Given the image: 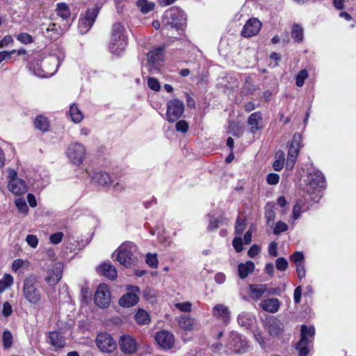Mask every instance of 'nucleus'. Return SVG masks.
<instances>
[{
    "label": "nucleus",
    "mask_w": 356,
    "mask_h": 356,
    "mask_svg": "<svg viewBox=\"0 0 356 356\" xmlns=\"http://www.w3.org/2000/svg\"><path fill=\"white\" fill-rule=\"evenodd\" d=\"M22 292L24 298L31 305H39L42 298L39 277L35 275L26 277L23 282Z\"/></svg>",
    "instance_id": "f257e3e1"
},
{
    "label": "nucleus",
    "mask_w": 356,
    "mask_h": 356,
    "mask_svg": "<svg viewBox=\"0 0 356 356\" xmlns=\"http://www.w3.org/2000/svg\"><path fill=\"white\" fill-rule=\"evenodd\" d=\"M125 29L122 23L115 22L111 29L109 51L114 54L120 55L127 47V38L125 35Z\"/></svg>",
    "instance_id": "f03ea898"
},
{
    "label": "nucleus",
    "mask_w": 356,
    "mask_h": 356,
    "mask_svg": "<svg viewBox=\"0 0 356 356\" xmlns=\"http://www.w3.org/2000/svg\"><path fill=\"white\" fill-rule=\"evenodd\" d=\"M136 250V245L130 241H127L120 245L117 252L116 260L125 267H131L137 261L134 252Z\"/></svg>",
    "instance_id": "7ed1b4c3"
},
{
    "label": "nucleus",
    "mask_w": 356,
    "mask_h": 356,
    "mask_svg": "<svg viewBox=\"0 0 356 356\" xmlns=\"http://www.w3.org/2000/svg\"><path fill=\"white\" fill-rule=\"evenodd\" d=\"M163 21L165 25L171 28L183 29L186 25V18L184 13L177 6L171 7L165 10L163 14Z\"/></svg>",
    "instance_id": "20e7f679"
},
{
    "label": "nucleus",
    "mask_w": 356,
    "mask_h": 356,
    "mask_svg": "<svg viewBox=\"0 0 356 356\" xmlns=\"http://www.w3.org/2000/svg\"><path fill=\"white\" fill-rule=\"evenodd\" d=\"M101 6L96 4L93 8H88L83 17H80L78 30L81 34H85L90 31L95 23L101 9Z\"/></svg>",
    "instance_id": "39448f33"
},
{
    "label": "nucleus",
    "mask_w": 356,
    "mask_h": 356,
    "mask_svg": "<svg viewBox=\"0 0 356 356\" xmlns=\"http://www.w3.org/2000/svg\"><path fill=\"white\" fill-rule=\"evenodd\" d=\"M164 51V47H158L147 53V67L150 74H155L159 72L161 66V62L163 60Z\"/></svg>",
    "instance_id": "423d86ee"
},
{
    "label": "nucleus",
    "mask_w": 356,
    "mask_h": 356,
    "mask_svg": "<svg viewBox=\"0 0 356 356\" xmlns=\"http://www.w3.org/2000/svg\"><path fill=\"white\" fill-rule=\"evenodd\" d=\"M184 111V104L179 99H173L168 102L166 116L170 122L177 121Z\"/></svg>",
    "instance_id": "0eeeda50"
},
{
    "label": "nucleus",
    "mask_w": 356,
    "mask_h": 356,
    "mask_svg": "<svg viewBox=\"0 0 356 356\" xmlns=\"http://www.w3.org/2000/svg\"><path fill=\"white\" fill-rule=\"evenodd\" d=\"M127 290L128 292L120 298L118 303L121 307L129 308L138 303L140 288L138 286L128 285Z\"/></svg>",
    "instance_id": "6e6552de"
},
{
    "label": "nucleus",
    "mask_w": 356,
    "mask_h": 356,
    "mask_svg": "<svg viewBox=\"0 0 356 356\" xmlns=\"http://www.w3.org/2000/svg\"><path fill=\"white\" fill-rule=\"evenodd\" d=\"M67 154L72 163L79 165L82 163L86 155L85 147L79 143H72L67 149Z\"/></svg>",
    "instance_id": "1a4fd4ad"
},
{
    "label": "nucleus",
    "mask_w": 356,
    "mask_h": 356,
    "mask_svg": "<svg viewBox=\"0 0 356 356\" xmlns=\"http://www.w3.org/2000/svg\"><path fill=\"white\" fill-rule=\"evenodd\" d=\"M94 302L100 308H106L111 302V295L108 287L105 284H100L95 293Z\"/></svg>",
    "instance_id": "9d476101"
},
{
    "label": "nucleus",
    "mask_w": 356,
    "mask_h": 356,
    "mask_svg": "<svg viewBox=\"0 0 356 356\" xmlns=\"http://www.w3.org/2000/svg\"><path fill=\"white\" fill-rule=\"evenodd\" d=\"M314 334V327H307L303 325L301 327V339L296 345V348L299 350L300 356H307L308 354V348L307 345L309 343L307 337H312Z\"/></svg>",
    "instance_id": "9b49d317"
},
{
    "label": "nucleus",
    "mask_w": 356,
    "mask_h": 356,
    "mask_svg": "<svg viewBox=\"0 0 356 356\" xmlns=\"http://www.w3.org/2000/svg\"><path fill=\"white\" fill-rule=\"evenodd\" d=\"M95 341L99 349L103 352L110 353L116 348L115 341L107 333L99 334Z\"/></svg>",
    "instance_id": "f8f14e48"
},
{
    "label": "nucleus",
    "mask_w": 356,
    "mask_h": 356,
    "mask_svg": "<svg viewBox=\"0 0 356 356\" xmlns=\"http://www.w3.org/2000/svg\"><path fill=\"white\" fill-rule=\"evenodd\" d=\"M120 350L127 354H133L138 349V343L135 339L130 335H122L119 340Z\"/></svg>",
    "instance_id": "ddd939ff"
},
{
    "label": "nucleus",
    "mask_w": 356,
    "mask_h": 356,
    "mask_svg": "<svg viewBox=\"0 0 356 356\" xmlns=\"http://www.w3.org/2000/svg\"><path fill=\"white\" fill-rule=\"evenodd\" d=\"M155 340L158 344L165 350L172 348L175 343L173 334L166 330L158 332L155 336Z\"/></svg>",
    "instance_id": "4468645a"
},
{
    "label": "nucleus",
    "mask_w": 356,
    "mask_h": 356,
    "mask_svg": "<svg viewBox=\"0 0 356 356\" xmlns=\"http://www.w3.org/2000/svg\"><path fill=\"white\" fill-rule=\"evenodd\" d=\"M266 327L268 333L272 337H277L282 334L284 331V325L280 320L275 317L270 318L266 323Z\"/></svg>",
    "instance_id": "2eb2a0df"
},
{
    "label": "nucleus",
    "mask_w": 356,
    "mask_h": 356,
    "mask_svg": "<svg viewBox=\"0 0 356 356\" xmlns=\"http://www.w3.org/2000/svg\"><path fill=\"white\" fill-rule=\"evenodd\" d=\"M262 118L260 112L252 113L248 120V125L250 127L249 134H252V138H254V134L261 128Z\"/></svg>",
    "instance_id": "dca6fc26"
},
{
    "label": "nucleus",
    "mask_w": 356,
    "mask_h": 356,
    "mask_svg": "<svg viewBox=\"0 0 356 356\" xmlns=\"http://www.w3.org/2000/svg\"><path fill=\"white\" fill-rule=\"evenodd\" d=\"M92 180L106 188H110L113 182L110 175L103 171L95 172L92 177Z\"/></svg>",
    "instance_id": "f3484780"
},
{
    "label": "nucleus",
    "mask_w": 356,
    "mask_h": 356,
    "mask_svg": "<svg viewBox=\"0 0 356 356\" xmlns=\"http://www.w3.org/2000/svg\"><path fill=\"white\" fill-rule=\"evenodd\" d=\"M213 315L218 320L222 321L227 324L230 319V312L227 307L224 305L218 304L213 308Z\"/></svg>",
    "instance_id": "a211bd4d"
},
{
    "label": "nucleus",
    "mask_w": 356,
    "mask_h": 356,
    "mask_svg": "<svg viewBox=\"0 0 356 356\" xmlns=\"http://www.w3.org/2000/svg\"><path fill=\"white\" fill-rule=\"evenodd\" d=\"M48 343L54 348V350H60L65 346V338L58 331H51L49 332Z\"/></svg>",
    "instance_id": "6ab92c4d"
},
{
    "label": "nucleus",
    "mask_w": 356,
    "mask_h": 356,
    "mask_svg": "<svg viewBox=\"0 0 356 356\" xmlns=\"http://www.w3.org/2000/svg\"><path fill=\"white\" fill-rule=\"evenodd\" d=\"M8 188L9 191L16 195L24 194L28 191L26 182L22 179L14 182H8Z\"/></svg>",
    "instance_id": "aec40b11"
},
{
    "label": "nucleus",
    "mask_w": 356,
    "mask_h": 356,
    "mask_svg": "<svg viewBox=\"0 0 356 356\" xmlns=\"http://www.w3.org/2000/svg\"><path fill=\"white\" fill-rule=\"evenodd\" d=\"M261 26V22L257 18H251L246 21V38L257 35Z\"/></svg>",
    "instance_id": "412c9836"
},
{
    "label": "nucleus",
    "mask_w": 356,
    "mask_h": 356,
    "mask_svg": "<svg viewBox=\"0 0 356 356\" xmlns=\"http://www.w3.org/2000/svg\"><path fill=\"white\" fill-rule=\"evenodd\" d=\"M97 272L111 280H114L117 277L116 269L110 262L102 264L97 268Z\"/></svg>",
    "instance_id": "4be33fe9"
},
{
    "label": "nucleus",
    "mask_w": 356,
    "mask_h": 356,
    "mask_svg": "<svg viewBox=\"0 0 356 356\" xmlns=\"http://www.w3.org/2000/svg\"><path fill=\"white\" fill-rule=\"evenodd\" d=\"M280 301L277 298H273L262 300L259 305L264 310L270 313H275L280 308Z\"/></svg>",
    "instance_id": "5701e85b"
},
{
    "label": "nucleus",
    "mask_w": 356,
    "mask_h": 356,
    "mask_svg": "<svg viewBox=\"0 0 356 356\" xmlns=\"http://www.w3.org/2000/svg\"><path fill=\"white\" fill-rule=\"evenodd\" d=\"M33 124L37 129L42 132L48 131L50 126L49 120L47 117L44 116L43 115H38L35 118Z\"/></svg>",
    "instance_id": "b1692460"
},
{
    "label": "nucleus",
    "mask_w": 356,
    "mask_h": 356,
    "mask_svg": "<svg viewBox=\"0 0 356 356\" xmlns=\"http://www.w3.org/2000/svg\"><path fill=\"white\" fill-rule=\"evenodd\" d=\"M55 11L56 15L63 20H67L71 16L70 8L65 3H58Z\"/></svg>",
    "instance_id": "393cba45"
},
{
    "label": "nucleus",
    "mask_w": 356,
    "mask_h": 356,
    "mask_svg": "<svg viewBox=\"0 0 356 356\" xmlns=\"http://www.w3.org/2000/svg\"><path fill=\"white\" fill-rule=\"evenodd\" d=\"M325 183L324 177L321 173H314L311 175L309 186L314 189L323 188Z\"/></svg>",
    "instance_id": "a878e982"
},
{
    "label": "nucleus",
    "mask_w": 356,
    "mask_h": 356,
    "mask_svg": "<svg viewBox=\"0 0 356 356\" xmlns=\"http://www.w3.org/2000/svg\"><path fill=\"white\" fill-rule=\"evenodd\" d=\"M251 295L252 298L258 300L266 292L267 289L266 284H251L250 285Z\"/></svg>",
    "instance_id": "bb28decb"
},
{
    "label": "nucleus",
    "mask_w": 356,
    "mask_h": 356,
    "mask_svg": "<svg viewBox=\"0 0 356 356\" xmlns=\"http://www.w3.org/2000/svg\"><path fill=\"white\" fill-rule=\"evenodd\" d=\"M62 277V272L60 268H56L53 273L47 275L44 280L49 286H55Z\"/></svg>",
    "instance_id": "cd10ccee"
},
{
    "label": "nucleus",
    "mask_w": 356,
    "mask_h": 356,
    "mask_svg": "<svg viewBox=\"0 0 356 356\" xmlns=\"http://www.w3.org/2000/svg\"><path fill=\"white\" fill-rule=\"evenodd\" d=\"M136 6L143 14H147L154 8L155 4L147 0H138L136 2Z\"/></svg>",
    "instance_id": "c85d7f7f"
},
{
    "label": "nucleus",
    "mask_w": 356,
    "mask_h": 356,
    "mask_svg": "<svg viewBox=\"0 0 356 356\" xmlns=\"http://www.w3.org/2000/svg\"><path fill=\"white\" fill-rule=\"evenodd\" d=\"M284 152L279 150L275 153L276 160L273 162V167L275 170L280 171L283 168L284 163L285 161Z\"/></svg>",
    "instance_id": "c756f323"
},
{
    "label": "nucleus",
    "mask_w": 356,
    "mask_h": 356,
    "mask_svg": "<svg viewBox=\"0 0 356 356\" xmlns=\"http://www.w3.org/2000/svg\"><path fill=\"white\" fill-rule=\"evenodd\" d=\"M179 323L182 329L185 330H191L193 328L194 320L191 318L189 315L184 314L180 317Z\"/></svg>",
    "instance_id": "7c9ffc66"
},
{
    "label": "nucleus",
    "mask_w": 356,
    "mask_h": 356,
    "mask_svg": "<svg viewBox=\"0 0 356 356\" xmlns=\"http://www.w3.org/2000/svg\"><path fill=\"white\" fill-rule=\"evenodd\" d=\"M69 113L74 123H79L83 120V115L75 104L71 106Z\"/></svg>",
    "instance_id": "2f4dec72"
},
{
    "label": "nucleus",
    "mask_w": 356,
    "mask_h": 356,
    "mask_svg": "<svg viewBox=\"0 0 356 356\" xmlns=\"http://www.w3.org/2000/svg\"><path fill=\"white\" fill-rule=\"evenodd\" d=\"M136 322L140 325H147L150 321L149 315L143 309H138L135 316Z\"/></svg>",
    "instance_id": "473e14b6"
},
{
    "label": "nucleus",
    "mask_w": 356,
    "mask_h": 356,
    "mask_svg": "<svg viewBox=\"0 0 356 356\" xmlns=\"http://www.w3.org/2000/svg\"><path fill=\"white\" fill-rule=\"evenodd\" d=\"M292 38L298 42H300L303 40V29L302 26L298 24H294L291 30Z\"/></svg>",
    "instance_id": "72a5a7b5"
},
{
    "label": "nucleus",
    "mask_w": 356,
    "mask_h": 356,
    "mask_svg": "<svg viewBox=\"0 0 356 356\" xmlns=\"http://www.w3.org/2000/svg\"><path fill=\"white\" fill-rule=\"evenodd\" d=\"M3 346L5 348H9L13 344V334L8 330H5L2 335Z\"/></svg>",
    "instance_id": "f704fd0d"
},
{
    "label": "nucleus",
    "mask_w": 356,
    "mask_h": 356,
    "mask_svg": "<svg viewBox=\"0 0 356 356\" xmlns=\"http://www.w3.org/2000/svg\"><path fill=\"white\" fill-rule=\"evenodd\" d=\"M274 204L268 202L265 207V216L268 222L273 221L275 219V212L273 211Z\"/></svg>",
    "instance_id": "c9c22d12"
},
{
    "label": "nucleus",
    "mask_w": 356,
    "mask_h": 356,
    "mask_svg": "<svg viewBox=\"0 0 356 356\" xmlns=\"http://www.w3.org/2000/svg\"><path fill=\"white\" fill-rule=\"evenodd\" d=\"M16 38L24 44H29L33 42V37L27 33H20L16 35Z\"/></svg>",
    "instance_id": "e433bc0d"
},
{
    "label": "nucleus",
    "mask_w": 356,
    "mask_h": 356,
    "mask_svg": "<svg viewBox=\"0 0 356 356\" xmlns=\"http://www.w3.org/2000/svg\"><path fill=\"white\" fill-rule=\"evenodd\" d=\"M245 229V220L241 217H238L236 220V224L235 226V234L236 236H242L243 232Z\"/></svg>",
    "instance_id": "4c0bfd02"
},
{
    "label": "nucleus",
    "mask_w": 356,
    "mask_h": 356,
    "mask_svg": "<svg viewBox=\"0 0 356 356\" xmlns=\"http://www.w3.org/2000/svg\"><path fill=\"white\" fill-rule=\"evenodd\" d=\"M146 263L152 268H157L158 259L156 254H152L150 253L146 255Z\"/></svg>",
    "instance_id": "58836bf2"
},
{
    "label": "nucleus",
    "mask_w": 356,
    "mask_h": 356,
    "mask_svg": "<svg viewBox=\"0 0 356 356\" xmlns=\"http://www.w3.org/2000/svg\"><path fill=\"white\" fill-rule=\"evenodd\" d=\"M307 76L308 72L306 70H302L300 71L296 76V85L298 87L302 86L305 83V80L307 78Z\"/></svg>",
    "instance_id": "ea45409f"
},
{
    "label": "nucleus",
    "mask_w": 356,
    "mask_h": 356,
    "mask_svg": "<svg viewBox=\"0 0 356 356\" xmlns=\"http://www.w3.org/2000/svg\"><path fill=\"white\" fill-rule=\"evenodd\" d=\"M148 86L154 91H159L161 89L159 81L154 77H149L147 79Z\"/></svg>",
    "instance_id": "a19ab883"
},
{
    "label": "nucleus",
    "mask_w": 356,
    "mask_h": 356,
    "mask_svg": "<svg viewBox=\"0 0 356 356\" xmlns=\"http://www.w3.org/2000/svg\"><path fill=\"white\" fill-rule=\"evenodd\" d=\"M175 128L177 131L181 133H186L188 131V124L185 120H179L175 124Z\"/></svg>",
    "instance_id": "79ce46f5"
},
{
    "label": "nucleus",
    "mask_w": 356,
    "mask_h": 356,
    "mask_svg": "<svg viewBox=\"0 0 356 356\" xmlns=\"http://www.w3.org/2000/svg\"><path fill=\"white\" fill-rule=\"evenodd\" d=\"M288 229V225L282 222V221H278L275 225V227L274 228L273 233L275 234H280L281 232L286 231Z\"/></svg>",
    "instance_id": "37998d69"
},
{
    "label": "nucleus",
    "mask_w": 356,
    "mask_h": 356,
    "mask_svg": "<svg viewBox=\"0 0 356 356\" xmlns=\"http://www.w3.org/2000/svg\"><path fill=\"white\" fill-rule=\"evenodd\" d=\"M233 247L237 252L243 250V240L242 236H236L232 241Z\"/></svg>",
    "instance_id": "c03bdc74"
},
{
    "label": "nucleus",
    "mask_w": 356,
    "mask_h": 356,
    "mask_svg": "<svg viewBox=\"0 0 356 356\" xmlns=\"http://www.w3.org/2000/svg\"><path fill=\"white\" fill-rule=\"evenodd\" d=\"M288 267V261L283 257H280L276 260V268L279 270L283 271Z\"/></svg>",
    "instance_id": "a18cd8bd"
},
{
    "label": "nucleus",
    "mask_w": 356,
    "mask_h": 356,
    "mask_svg": "<svg viewBox=\"0 0 356 356\" xmlns=\"http://www.w3.org/2000/svg\"><path fill=\"white\" fill-rule=\"evenodd\" d=\"M63 237V233L58 232L55 234H53L50 236L49 240L51 243L53 244H58L62 241Z\"/></svg>",
    "instance_id": "49530a36"
},
{
    "label": "nucleus",
    "mask_w": 356,
    "mask_h": 356,
    "mask_svg": "<svg viewBox=\"0 0 356 356\" xmlns=\"http://www.w3.org/2000/svg\"><path fill=\"white\" fill-rule=\"evenodd\" d=\"M26 243L33 248H35L38 244V239L35 235L29 234L26 238Z\"/></svg>",
    "instance_id": "de8ad7c7"
},
{
    "label": "nucleus",
    "mask_w": 356,
    "mask_h": 356,
    "mask_svg": "<svg viewBox=\"0 0 356 356\" xmlns=\"http://www.w3.org/2000/svg\"><path fill=\"white\" fill-rule=\"evenodd\" d=\"M299 147H294L293 145H290L288 154V159L296 160V158L299 153Z\"/></svg>",
    "instance_id": "09e8293b"
},
{
    "label": "nucleus",
    "mask_w": 356,
    "mask_h": 356,
    "mask_svg": "<svg viewBox=\"0 0 356 356\" xmlns=\"http://www.w3.org/2000/svg\"><path fill=\"white\" fill-rule=\"evenodd\" d=\"M209 223L207 227L208 231H215L218 228V220L209 215Z\"/></svg>",
    "instance_id": "8fccbe9b"
},
{
    "label": "nucleus",
    "mask_w": 356,
    "mask_h": 356,
    "mask_svg": "<svg viewBox=\"0 0 356 356\" xmlns=\"http://www.w3.org/2000/svg\"><path fill=\"white\" fill-rule=\"evenodd\" d=\"M13 313L11 305L8 302H5L3 305L2 314L5 317L10 316Z\"/></svg>",
    "instance_id": "3c124183"
},
{
    "label": "nucleus",
    "mask_w": 356,
    "mask_h": 356,
    "mask_svg": "<svg viewBox=\"0 0 356 356\" xmlns=\"http://www.w3.org/2000/svg\"><path fill=\"white\" fill-rule=\"evenodd\" d=\"M260 251H261L260 246L257 244H254L249 249V250L248 252V254L249 257L253 258L255 256L258 255L259 253L260 252Z\"/></svg>",
    "instance_id": "603ef678"
},
{
    "label": "nucleus",
    "mask_w": 356,
    "mask_h": 356,
    "mask_svg": "<svg viewBox=\"0 0 356 356\" xmlns=\"http://www.w3.org/2000/svg\"><path fill=\"white\" fill-rule=\"evenodd\" d=\"M291 259L297 265L301 264L300 262L304 260L305 257L302 252H296L291 256Z\"/></svg>",
    "instance_id": "864d4df0"
},
{
    "label": "nucleus",
    "mask_w": 356,
    "mask_h": 356,
    "mask_svg": "<svg viewBox=\"0 0 356 356\" xmlns=\"http://www.w3.org/2000/svg\"><path fill=\"white\" fill-rule=\"evenodd\" d=\"M191 304L189 302H181L176 305V307L185 312H189L191 310Z\"/></svg>",
    "instance_id": "5fc2aeb1"
},
{
    "label": "nucleus",
    "mask_w": 356,
    "mask_h": 356,
    "mask_svg": "<svg viewBox=\"0 0 356 356\" xmlns=\"http://www.w3.org/2000/svg\"><path fill=\"white\" fill-rule=\"evenodd\" d=\"M108 189L112 190L113 193L118 194L122 192L124 189V187L122 183L117 182L113 185L111 184V188Z\"/></svg>",
    "instance_id": "6e6d98bb"
},
{
    "label": "nucleus",
    "mask_w": 356,
    "mask_h": 356,
    "mask_svg": "<svg viewBox=\"0 0 356 356\" xmlns=\"http://www.w3.org/2000/svg\"><path fill=\"white\" fill-rule=\"evenodd\" d=\"M280 177L275 173H270L267 176V182L269 184L274 185L279 182Z\"/></svg>",
    "instance_id": "4d7b16f0"
},
{
    "label": "nucleus",
    "mask_w": 356,
    "mask_h": 356,
    "mask_svg": "<svg viewBox=\"0 0 356 356\" xmlns=\"http://www.w3.org/2000/svg\"><path fill=\"white\" fill-rule=\"evenodd\" d=\"M8 182H14L17 180L20 179L17 177V172L14 169H8Z\"/></svg>",
    "instance_id": "13d9d810"
},
{
    "label": "nucleus",
    "mask_w": 356,
    "mask_h": 356,
    "mask_svg": "<svg viewBox=\"0 0 356 356\" xmlns=\"http://www.w3.org/2000/svg\"><path fill=\"white\" fill-rule=\"evenodd\" d=\"M81 294L85 300L90 298L91 296V292L89 287L88 286H83L81 289Z\"/></svg>",
    "instance_id": "bf43d9fd"
},
{
    "label": "nucleus",
    "mask_w": 356,
    "mask_h": 356,
    "mask_svg": "<svg viewBox=\"0 0 356 356\" xmlns=\"http://www.w3.org/2000/svg\"><path fill=\"white\" fill-rule=\"evenodd\" d=\"M300 141L301 135L299 133H295L293 136V138L290 145H293L294 147H300Z\"/></svg>",
    "instance_id": "052dcab7"
},
{
    "label": "nucleus",
    "mask_w": 356,
    "mask_h": 356,
    "mask_svg": "<svg viewBox=\"0 0 356 356\" xmlns=\"http://www.w3.org/2000/svg\"><path fill=\"white\" fill-rule=\"evenodd\" d=\"M15 204L19 211L26 213L28 211V207L24 201L17 200Z\"/></svg>",
    "instance_id": "680f3d73"
},
{
    "label": "nucleus",
    "mask_w": 356,
    "mask_h": 356,
    "mask_svg": "<svg viewBox=\"0 0 356 356\" xmlns=\"http://www.w3.org/2000/svg\"><path fill=\"white\" fill-rule=\"evenodd\" d=\"M301 206L299 205L298 204H296L293 206V218L294 220H297L300 216V214H301Z\"/></svg>",
    "instance_id": "e2e57ef3"
},
{
    "label": "nucleus",
    "mask_w": 356,
    "mask_h": 356,
    "mask_svg": "<svg viewBox=\"0 0 356 356\" xmlns=\"http://www.w3.org/2000/svg\"><path fill=\"white\" fill-rule=\"evenodd\" d=\"M13 42V37L10 35H7L0 41V48H2L10 43Z\"/></svg>",
    "instance_id": "0e129e2a"
},
{
    "label": "nucleus",
    "mask_w": 356,
    "mask_h": 356,
    "mask_svg": "<svg viewBox=\"0 0 356 356\" xmlns=\"http://www.w3.org/2000/svg\"><path fill=\"white\" fill-rule=\"evenodd\" d=\"M302 296V288L300 286H297L294 290V301L299 303Z\"/></svg>",
    "instance_id": "69168bd1"
},
{
    "label": "nucleus",
    "mask_w": 356,
    "mask_h": 356,
    "mask_svg": "<svg viewBox=\"0 0 356 356\" xmlns=\"http://www.w3.org/2000/svg\"><path fill=\"white\" fill-rule=\"evenodd\" d=\"M15 52H16V50H15V49L10 51H4L0 52V63L6 59L10 58L11 57V55L13 54H15Z\"/></svg>",
    "instance_id": "338daca9"
},
{
    "label": "nucleus",
    "mask_w": 356,
    "mask_h": 356,
    "mask_svg": "<svg viewBox=\"0 0 356 356\" xmlns=\"http://www.w3.org/2000/svg\"><path fill=\"white\" fill-rule=\"evenodd\" d=\"M296 270H297V273H298V277L300 279H302V278L305 277V269L304 265H302V264H297V266H296Z\"/></svg>",
    "instance_id": "774afa93"
}]
</instances>
